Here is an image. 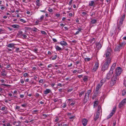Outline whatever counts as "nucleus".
Returning <instances> with one entry per match:
<instances>
[{
	"mask_svg": "<svg viewBox=\"0 0 126 126\" xmlns=\"http://www.w3.org/2000/svg\"><path fill=\"white\" fill-rule=\"evenodd\" d=\"M112 54V49L109 47H108L107 49L105 51V55H106V60H108L110 59L111 60V55Z\"/></svg>",
	"mask_w": 126,
	"mask_h": 126,
	"instance_id": "f257e3e1",
	"label": "nucleus"
},
{
	"mask_svg": "<svg viewBox=\"0 0 126 126\" xmlns=\"http://www.w3.org/2000/svg\"><path fill=\"white\" fill-rule=\"evenodd\" d=\"M111 62L110 59L106 60L105 62L103 64L101 68L102 71H104L107 70L108 68L109 64Z\"/></svg>",
	"mask_w": 126,
	"mask_h": 126,
	"instance_id": "f03ea898",
	"label": "nucleus"
},
{
	"mask_svg": "<svg viewBox=\"0 0 126 126\" xmlns=\"http://www.w3.org/2000/svg\"><path fill=\"white\" fill-rule=\"evenodd\" d=\"M103 80H101L100 83L97 84L96 85L95 91V93L96 94H99V91L101 88V86L103 84Z\"/></svg>",
	"mask_w": 126,
	"mask_h": 126,
	"instance_id": "7ed1b4c3",
	"label": "nucleus"
},
{
	"mask_svg": "<svg viewBox=\"0 0 126 126\" xmlns=\"http://www.w3.org/2000/svg\"><path fill=\"white\" fill-rule=\"evenodd\" d=\"M125 15H124L121 17L119 22V23L118 24L117 27L118 29L119 30H120V27L121 26L122 24L123 21L125 18Z\"/></svg>",
	"mask_w": 126,
	"mask_h": 126,
	"instance_id": "20e7f679",
	"label": "nucleus"
},
{
	"mask_svg": "<svg viewBox=\"0 0 126 126\" xmlns=\"http://www.w3.org/2000/svg\"><path fill=\"white\" fill-rule=\"evenodd\" d=\"M99 66V62L98 61L96 62L92 70V71L93 72H95L98 68Z\"/></svg>",
	"mask_w": 126,
	"mask_h": 126,
	"instance_id": "39448f33",
	"label": "nucleus"
},
{
	"mask_svg": "<svg viewBox=\"0 0 126 126\" xmlns=\"http://www.w3.org/2000/svg\"><path fill=\"white\" fill-rule=\"evenodd\" d=\"M118 76L114 74L112 78L111 82H112L113 84L116 83V81L117 79V77Z\"/></svg>",
	"mask_w": 126,
	"mask_h": 126,
	"instance_id": "423d86ee",
	"label": "nucleus"
},
{
	"mask_svg": "<svg viewBox=\"0 0 126 126\" xmlns=\"http://www.w3.org/2000/svg\"><path fill=\"white\" fill-rule=\"evenodd\" d=\"M121 69L120 67H118L116 70V72L115 74L117 76H119L121 74Z\"/></svg>",
	"mask_w": 126,
	"mask_h": 126,
	"instance_id": "0eeeda50",
	"label": "nucleus"
},
{
	"mask_svg": "<svg viewBox=\"0 0 126 126\" xmlns=\"http://www.w3.org/2000/svg\"><path fill=\"white\" fill-rule=\"evenodd\" d=\"M126 103V98L123 100L121 102L119 103V107L121 108L124 106Z\"/></svg>",
	"mask_w": 126,
	"mask_h": 126,
	"instance_id": "6e6552de",
	"label": "nucleus"
},
{
	"mask_svg": "<svg viewBox=\"0 0 126 126\" xmlns=\"http://www.w3.org/2000/svg\"><path fill=\"white\" fill-rule=\"evenodd\" d=\"M116 110V107L113 108L111 112L110 113V114L107 117V119H108L110 118L115 112Z\"/></svg>",
	"mask_w": 126,
	"mask_h": 126,
	"instance_id": "1a4fd4ad",
	"label": "nucleus"
},
{
	"mask_svg": "<svg viewBox=\"0 0 126 126\" xmlns=\"http://www.w3.org/2000/svg\"><path fill=\"white\" fill-rule=\"evenodd\" d=\"M100 114L99 112H96L94 114V119L95 121H96L98 118Z\"/></svg>",
	"mask_w": 126,
	"mask_h": 126,
	"instance_id": "9d476101",
	"label": "nucleus"
},
{
	"mask_svg": "<svg viewBox=\"0 0 126 126\" xmlns=\"http://www.w3.org/2000/svg\"><path fill=\"white\" fill-rule=\"evenodd\" d=\"M113 72V71L112 70H110L109 72L108 73L107 75V78L109 79L110 78L111 75L112 74Z\"/></svg>",
	"mask_w": 126,
	"mask_h": 126,
	"instance_id": "9b49d317",
	"label": "nucleus"
},
{
	"mask_svg": "<svg viewBox=\"0 0 126 126\" xmlns=\"http://www.w3.org/2000/svg\"><path fill=\"white\" fill-rule=\"evenodd\" d=\"M88 122V120L87 119L85 118L83 119L82 120V123L83 126H86Z\"/></svg>",
	"mask_w": 126,
	"mask_h": 126,
	"instance_id": "f8f14e48",
	"label": "nucleus"
},
{
	"mask_svg": "<svg viewBox=\"0 0 126 126\" xmlns=\"http://www.w3.org/2000/svg\"><path fill=\"white\" fill-rule=\"evenodd\" d=\"M91 90H88L87 92L85 94V96L87 97V99H89V94L91 93Z\"/></svg>",
	"mask_w": 126,
	"mask_h": 126,
	"instance_id": "ddd939ff",
	"label": "nucleus"
},
{
	"mask_svg": "<svg viewBox=\"0 0 126 126\" xmlns=\"http://www.w3.org/2000/svg\"><path fill=\"white\" fill-rule=\"evenodd\" d=\"M89 5L91 6H94L95 5V4L94 1H91L89 2Z\"/></svg>",
	"mask_w": 126,
	"mask_h": 126,
	"instance_id": "4468645a",
	"label": "nucleus"
},
{
	"mask_svg": "<svg viewBox=\"0 0 126 126\" xmlns=\"http://www.w3.org/2000/svg\"><path fill=\"white\" fill-rule=\"evenodd\" d=\"M96 45V47L98 49H100L101 47L102 46L101 44L99 43H97Z\"/></svg>",
	"mask_w": 126,
	"mask_h": 126,
	"instance_id": "2eb2a0df",
	"label": "nucleus"
},
{
	"mask_svg": "<svg viewBox=\"0 0 126 126\" xmlns=\"http://www.w3.org/2000/svg\"><path fill=\"white\" fill-rule=\"evenodd\" d=\"M41 1L40 0H37L36 1V4L38 6H40L41 5Z\"/></svg>",
	"mask_w": 126,
	"mask_h": 126,
	"instance_id": "dca6fc26",
	"label": "nucleus"
},
{
	"mask_svg": "<svg viewBox=\"0 0 126 126\" xmlns=\"http://www.w3.org/2000/svg\"><path fill=\"white\" fill-rule=\"evenodd\" d=\"M60 44L62 45L66 46L67 45V43L64 41H61L60 42Z\"/></svg>",
	"mask_w": 126,
	"mask_h": 126,
	"instance_id": "f3484780",
	"label": "nucleus"
},
{
	"mask_svg": "<svg viewBox=\"0 0 126 126\" xmlns=\"http://www.w3.org/2000/svg\"><path fill=\"white\" fill-rule=\"evenodd\" d=\"M99 112V113H100L102 112V109L101 107L100 106H98L97 111L96 112Z\"/></svg>",
	"mask_w": 126,
	"mask_h": 126,
	"instance_id": "a211bd4d",
	"label": "nucleus"
},
{
	"mask_svg": "<svg viewBox=\"0 0 126 126\" xmlns=\"http://www.w3.org/2000/svg\"><path fill=\"white\" fill-rule=\"evenodd\" d=\"M116 63H114L112 65L110 70H112V71H113V69H114L115 67L116 66Z\"/></svg>",
	"mask_w": 126,
	"mask_h": 126,
	"instance_id": "6ab92c4d",
	"label": "nucleus"
},
{
	"mask_svg": "<svg viewBox=\"0 0 126 126\" xmlns=\"http://www.w3.org/2000/svg\"><path fill=\"white\" fill-rule=\"evenodd\" d=\"M51 92V90L49 89H46L45 91H44V94H47Z\"/></svg>",
	"mask_w": 126,
	"mask_h": 126,
	"instance_id": "aec40b11",
	"label": "nucleus"
},
{
	"mask_svg": "<svg viewBox=\"0 0 126 126\" xmlns=\"http://www.w3.org/2000/svg\"><path fill=\"white\" fill-rule=\"evenodd\" d=\"M121 48V47L119 45L118 46H117L115 47L114 49V50L116 51H119Z\"/></svg>",
	"mask_w": 126,
	"mask_h": 126,
	"instance_id": "412c9836",
	"label": "nucleus"
},
{
	"mask_svg": "<svg viewBox=\"0 0 126 126\" xmlns=\"http://www.w3.org/2000/svg\"><path fill=\"white\" fill-rule=\"evenodd\" d=\"M12 26L14 28L17 29L19 28L20 26L19 25L17 24L13 25Z\"/></svg>",
	"mask_w": 126,
	"mask_h": 126,
	"instance_id": "4be33fe9",
	"label": "nucleus"
},
{
	"mask_svg": "<svg viewBox=\"0 0 126 126\" xmlns=\"http://www.w3.org/2000/svg\"><path fill=\"white\" fill-rule=\"evenodd\" d=\"M15 45L14 43H11L9 44L7 46V47H14Z\"/></svg>",
	"mask_w": 126,
	"mask_h": 126,
	"instance_id": "5701e85b",
	"label": "nucleus"
},
{
	"mask_svg": "<svg viewBox=\"0 0 126 126\" xmlns=\"http://www.w3.org/2000/svg\"><path fill=\"white\" fill-rule=\"evenodd\" d=\"M96 22V20L95 19H92L91 21V23L94 24Z\"/></svg>",
	"mask_w": 126,
	"mask_h": 126,
	"instance_id": "b1692460",
	"label": "nucleus"
},
{
	"mask_svg": "<svg viewBox=\"0 0 126 126\" xmlns=\"http://www.w3.org/2000/svg\"><path fill=\"white\" fill-rule=\"evenodd\" d=\"M98 102L97 101H95L94 103V107H96L98 104Z\"/></svg>",
	"mask_w": 126,
	"mask_h": 126,
	"instance_id": "393cba45",
	"label": "nucleus"
},
{
	"mask_svg": "<svg viewBox=\"0 0 126 126\" xmlns=\"http://www.w3.org/2000/svg\"><path fill=\"white\" fill-rule=\"evenodd\" d=\"M126 44V43L125 42H124L120 43L119 45L121 47H124Z\"/></svg>",
	"mask_w": 126,
	"mask_h": 126,
	"instance_id": "a878e982",
	"label": "nucleus"
},
{
	"mask_svg": "<svg viewBox=\"0 0 126 126\" xmlns=\"http://www.w3.org/2000/svg\"><path fill=\"white\" fill-rule=\"evenodd\" d=\"M55 48L57 50H60L62 49V48L58 46H56Z\"/></svg>",
	"mask_w": 126,
	"mask_h": 126,
	"instance_id": "bb28decb",
	"label": "nucleus"
},
{
	"mask_svg": "<svg viewBox=\"0 0 126 126\" xmlns=\"http://www.w3.org/2000/svg\"><path fill=\"white\" fill-rule=\"evenodd\" d=\"M3 106L4 107H2L1 109H0L2 111H4V110H6L7 108V107H6L5 106L3 105Z\"/></svg>",
	"mask_w": 126,
	"mask_h": 126,
	"instance_id": "cd10ccee",
	"label": "nucleus"
},
{
	"mask_svg": "<svg viewBox=\"0 0 126 126\" xmlns=\"http://www.w3.org/2000/svg\"><path fill=\"white\" fill-rule=\"evenodd\" d=\"M27 103H25L24 104H22L21 105V106L22 107H23L25 108L27 106Z\"/></svg>",
	"mask_w": 126,
	"mask_h": 126,
	"instance_id": "c85d7f7f",
	"label": "nucleus"
},
{
	"mask_svg": "<svg viewBox=\"0 0 126 126\" xmlns=\"http://www.w3.org/2000/svg\"><path fill=\"white\" fill-rule=\"evenodd\" d=\"M88 79V77L87 76H85L83 78V80L84 81H86Z\"/></svg>",
	"mask_w": 126,
	"mask_h": 126,
	"instance_id": "c756f323",
	"label": "nucleus"
},
{
	"mask_svg": "<svg viewBox=\"0 0 126 126\" xmlns=\"http://www.w3.org/2000/svg\"><path fill=\"white\" fill-rule=\"evenodd\" d=\"M83 71V70L81 69H80L77 70V72L80 74L82 73Z\"/></svg>",
	"mask_w": 126,
	"mask_h": 126,
	"instance_id": "7c9ffc66",
	"label": "nucleus"
},
{
	"mask_svg": "<svg viewBox=\"0 0 126 126\" xmlns=\"http://www.w3.org/2000/svg\"><path fill=\"white\" fill-rule=\"evenodd\" d=\"M42 22V21L41 20H40L39 19L37 20L35 22L36 25H37L39 22Z\"/></svg>",
	"mask_w": 126,
	"mask_h": 126,
	"instance_id": "2f4dec72",
	"label": "nucleus"
},
{
	"mask_svg": "<svg viewBox=\"0 0 126 126\" xmlns=\"http://www.w3.org/2000/svg\"><path fill=\"white\" fill-rule=\"evenodd\" d=\"M87 97L85 96V98L84 99V101L85 103L86 102H87V101L89 99H87Z\"/></svg>",
	"mask_w": 126,
	"mask_h": 126,
	"instance_id": "473e14b6",
	"label": "nucleus"
},
{
	"mask_svg": "<svg viewBox=\"0 0 126 126\" xmlns=\"http://www.w3.org/2000/svg\"><path fill=\"white\" fill-rule=\"evenodd\" d=\"M44 15H42L41 16L40 18L39 19L42 21L44 19Z\"/></svg>",
	"mask_w": 126,
	"mask_h": 126,
	"instance_id": "72a5a7b5",
	"label": "nucleus"
},
{
	"mask_svg": "<svg viewBox=\"0 0 126 126\" xmlns=\"http://www.w3.org/2000/svg\"><path fill=\"white\" fill-rule=\"evenodd\" d=\"M85 93V91H82L79 94V96L81 97L82 94H83Z\"/></svg>",
	"mask_w": 126,
	"mask_h": 126,
	"instance_id": "f704fd0d",
	"label": "nucleus"
},
{
	"mask_svg": "<svg viewBox=\"0 0 126 126\" xmlns=\"http://www.w3.org/2000/svg\"><path fill=\"white\" fill-rule=\"evenodd\" d=\"M126 93V92L125 90H123L122 91V94L123 95H125Z\"/></svg>",
	"mask_w": 126,
	"mask_h": 126,
	"instance_id": "c9c22d12",
	"label": "nucleus"
},
{
	"mask_svg": "<svg viewBox=\"0 0 126 126\" xmlns=\"http://www.w3.org/2000/svg\"><path fill=\"white\" fill-rule=\"evenodd\" d=\"M32 30L33 31L36 32L37 29L36 28L34 27L32 29Z\"/></svg>",
	"mask_w": 126,
	"mask_h": 126,
	"instance_id": "e433bc0d",
	"label": "nucleus"
},
{
	"mask_svg": "<svg viewBox=\"0 0 126 126\" xmlns=\"http://www.w3.org/2000/svg\"><path fill=\"white\" fill-rule=\"evenodd\" d=\"M23 76L24 77H27L28 76V74L27 73H24L23 74Z\"/></svg>",
	"mask_w": 126,
	"mask_h": 126,
	"instance_id": "4c0bfd02",
	"label": "nucleus"
},
{
	"mask_svg": "<svg viewBox=\"0 0 126 126\" xmlns=\"http://www.w3.org/2000/svg\"><path fill=\"white\" fill-rule=\"evenodd\" d=\"M20 20L22 22H23V23H25L26 22V21L25 20H24L22 19H20Z\"/></svg>",
	"mask_w": 126,
	"mask_h": 126,
	"instance_id": "58836bf2",
	"label": "nucleus"
},
{
	"mask_svg": "<svg viewBox=\"0 0 126 126\" xmlns=\"http://www.w3.org/2000/svg\"><path fill=\"white\" fill-rule=\"evenodd\" d=\"M41 33L43 34L44 35H47V33H46V32L44 31H42L41 32Z\"/></svg>",
	"mask_w": 126,
	"mask_h": 126,
	"instance_id": "ea45409f",
	"label": "nucleus"
},
{
	"mask_svg": "<svg viewBox=\"0 0 126 126\" xmlns=\"http://www.w3.org/2000/svg\"><path fill=\"white\" fill-rule=\"evenodd\" d=\"M85 61H88L90 60V59L88 58H86L85 59Z\"/></svg>",
	"mask_w": 126,
	"mask_h": 126,
	"instance_id": "a19ab883",
	"label": "nucleus"
},
{
	"mask_svg": "<svg viewBox=\"0 0 126 126\" xmlns=\"http://www.w3.org/2000/svg\"><path fill=\"white\" fill-rule=\"evenodd\" d=\"M95 15V13L94 12H91L90 13V15L91 16H92L93 15Z\"/></svg>",
	"mask_w": 126,
	"mask_h": 126,
	"instance_id": "79ce46f5",
	"label": "nucleus"
},
{
	"mask_svg": "<svg viewBox=\"0 0 126 126\" xmlns=\"http://www.w3.org/2000/svg\"><path fill=\"white\" fill-rule=\"evenodd\" d=\"M38 110H34L32 112L33 114H35L38 112Z\"/></svg>",
	"mask_w": 126,
	"mask_h": 126,
	"instance_id": "37998d69",
	"label": "nucleus"
},
{
	"mask_svg": "<svg viewBox=\"0 0 126 126\" xmlns=\"http://www.w3.org/2000/svg\"><path fill=\"white\" fill-rule=\"evenodd\" d=\"M57 57V56L56 55H55L54 57H52V60H54L56 59Z\"/></svg>",
	"mask_w": 126,
	"mask_h": 126,
	"instance_id": "c03bdc74",
	"label": "nucleus"
},
{
	"mask_svg": "<svg viewBox=\"0 0 126 126\" xmlns=\"http://www.w3.org/2000/svg\"><path fill=\"white\" fill-rule=\"evenodd\" d=\"M75 116H72L70 117H69V119L70 120H72V119H74V118Z\"/></svg>",
	"mask_w": 126,
	"mask_h": 126,
	"instance_id": "a18cd8bd",
	"label": "nucleus"
},
{
	"mask_svg": "<svg viewBox=\"0 0 126 126\" xmlns=\"http://www.w3.org/2000/svg\"><path fill=\"white\" fill-rule=\"evenodd\" d=\"M43 82V79H41L39 81V82L40 83H42Z\"/></svg>",
	"mask_w": 126,
	"mask_h": 126,
	"instance_id": "49530a36",
	"label": "nucleus"
},
{
	"mask_svg": "<svg viewBox=\"0 0 126 126\" xmlns=\"http://www.w3.org/2000/svg\"><path fill=\"white\" fill-rule=\"evenodd\" d=\"M20 82L22 84H23L24 82V81H23V80L22 79H21L20 80Z\"/></svg>",
	"mask_w": 126,
	"mask_h": 126,
	"instance_id": "de8ad7c7",
	"label": "nucleus"
},
{
	"mask_svg": "<svg viewBox=\"0 0 126 126\" xmlns=\"http://www.w3.org/2000/svg\"><path fill=\"white\" fill-rule=\"evenodd\" d=\"M20 97L21 98H23L24 97V94H20Z\"/></svg>",
	"mask_w": 126,
	"mask_h": 126,
	"instance_id": "09e8293b",
	"label": "nucleus"
},
{
	"mask_svg": "<svg viewBox=\"0 0 126 126\" xmlns=\"http://www.w3.org/2000/svg\"><path fill=\"white\" fill-rule=\"evenodd\" d=\"M63 105L62 106V107L63 108H65L66 106V104L65 103H64Z\"/></svg>",
	"mask_w": 126,
	"mask_h": 126,
	"instance_id": "8fccbe9b",
	"label": "nucleus"
},
{
	"mask_svg": "<svg viewBox=\"0 0 126 126\" xmlns=\"http://www.w3.org/2000/svg\"><path fill=\"white\" fill-rule=\"evenodd\" d=\"M106 0L108 4H109L111 0Z\"/></svg>",
	"mask_w": 126,
	"mask_h": 126,
	"instance_id": "3c124183",
	"label": "nucleus"
},
{
	"mask_svg": "<svg viewBox=\"0 0 126 126\" xmlns=\"http://www.w3.org/2000/svg\"><path fill=\"white\" fill-rule=\"evenodd\" d=\"M20 107L18 106H17L16 107L15 109L16 110H18L20 109Z\"/></svg>",
	"mask_w": 126,
	"mask_h": 126,
	"instance_id": "603ef678",
	"label": "nucleus"
},
{
	"mask_svg": "<svg viewBox=\"0 0 126 126\" xmlns=\"http://www.w3.org/2000/svg\"><path fill=\"white\" fill-rule=\"evenodd\" d=\"M95 40V39L94 38H93L90 41L92 43L93 42V41H94Z\"/></svg>",
	"mask_w": 126,
	"mask_h": 126,
	"instance_id": "864d4df0",
	"label": "nucleus"
},
{
	"mask_svg": "<svg viewBox=\"0 0 126 126\" xmlns=\"http://www.w3.org/2000/svg\"><path fill=\"white\" fill-rule=\"evenodd\" d=\"M53 101L54 102H56L58 101V99L56 98L54 99Z\"/></svg>",
	"mask_w": 126,
	"mask_h": 126,
	"instance_id": "5fc2aeb1",
	"label": "nucleus"
},
{
	"mask_svg": "<svg viewBox=\"0 0 126 126\" xmlns=\"http://www.w3.org/2000/svg\"><path fill=\"white\" fill-rule=\"evenodd\" d=\"M124 84L125 87H126V79L125 80L124 82Z\"/></svg>",
	"mask_w": 126,
	"mask_h": 126,
	"instance_id": "6e6d98bb",
	"label": "nucleus"
},
{
	"mask_svg": "<svg viewBox=\"0 0 126 126\" xmlns=\"http://www.w3.org/2000/svg\"><path fill=\"white\" fill-rule=\"evenodd\" d=\"M52 40L54 42H57V40L55 38H53Z\"/></svg>",
	"mask_w": 126,
	"mask_h": 126,
	"instance_id": "4d7b16f0",
	"label": "nucleus"
},
{
	"mask_svg": "<svg viewBox=\"0 0 126 126\" xmlns=\"http://www.w3.org/2000/svg\"><path fill=\"white\" fill-rule=\"evenodd\" d=\"M58 120H59L58 118L57 117L56 118V119H55V121L56 122H57V121H58Z\"/></svg>",
	"mask_w": 126,
	"mask_h": 126,
	"instance_id": "13d9d810",
	"label": "nucleus"
},
{
	"mask_svg": "<svg viewBox=\"0 0 126 126\" xmlns=\"http://www.w3.org/2000/svg\"><path fill=\"white\" fill-rule=\"evenodd\" d=\"M83 75H78V77L79 78H80L82 77Z\"/></svg>",
	"mask_w": 126,
	"mask_h": 126,
	"instance_id": "bf43d9fd",
	"label": "nucleus"
},
{
	"mask_svg": "<svg viewBox=\"0 0 126 126\" xmlns=\"http://www.w3.org/2000/svg\"><path fill=\"white\" fill-rule=\"evenodd\" d=\"M82 30H83L82 29L80 28H79L78 29V30L79 31V32H80V31H81Z\"/></svg>",
	"mask_w": 126,
	"mask_h": 126,
	"instance_id": "052dcab7",
	"label": "nucleus"
},
{
	"mask_svg": "<svg viewBox=\"0 0 126 126\" xmlns=\"http://www.w3.org/2000/svg\"><path fill=\"white\" fill-rule=\"evenodd\" d=\"M48 11L49 12H51L52 11V10L51 9L49 8V9L48 10Z\"/></svg>",
	"mask_w": 126,
	"mask_h": 126,
	"instance_id": "680f3d73",
	"label": "nucleus"
},
{
	"mask_svg": "<svg viewBox=\"0 0 126 126\" xmlns=\"http://www.w3.org/2000/svg\"><path fill=\"white\" fill-rule=\"evenodd\" d=\"M56 16L57 17H58L60 16V14H56Z\"/></svg>",
	"mask_w": 126,
	"mask_h": 126,
	"instance_id": "e2e57ef3",
	"label": "nucleus"
},
{
	"mask_svg": "<svg viewBox=\"0 0 126 126\" xmlns=\"http://www.w3.org/2000/svg\"><path fill=\"white\" fill-rule=\"evenodd\" d=\"M52 66V65L51 64H50L49 65H48L47 67L48 68H50Z\"/></svg>",
	"mask_w": 126,
	"mask_h": 126,
	"instance_id": "0e129e2a",
	"label": "nucleus"
},
{
	"mask_svg": "<svg viewBox=\"0 0 126 126\" xmlns=\"http://www.w3.org/2000/svg\"><path fill=\"white\" fill-rule=\"evenodd\" d=\"M62 126H68V125L67 124H64L62 125Z\"/></svg>",
	"mask_w": 126,
	"mask_h": 126,
	"instance_id": "69168bd1",
	"label": "nucleus"
},
{
	"mask_svg": "<svg viewBox=\"0 0 126 126\" xmlns=\"http://www.w3.org/2000/svg\"><path fill=\"white\" fill-rule=\"evenodd\" d=\"M58 90L59 91H60V92H63V91H62L63 90L61 89H58Z\"/></svg>",
	"mask_w": 126,
	"mask_h": 126,
	"instance_id": "338daca9",
	"label": "nucleus"
},
{
	"mask_svg": "<svg viewBox=\"0 0 126 126\" xmlns=\"http://www.w3.org/2000/svg\"><path fill=\"white\" fill-rule=\"evenodd\" d=\"M82 14L84 15H85L86 14V13L85 12H83L82 13Z\"/></svg>",
	"mask_w": 126,
	"mask_h": 126,
	"instance_id": "774afa93",
	"label": "nucleus"
}]
</instances>
